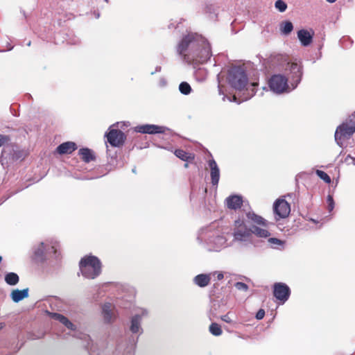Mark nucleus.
Wrapping results in <instances>:
<instances>
[{
	"label": "nucleus",
	"instance_id": "72a5a7b5",
	"mask_svg": "<svg viewBox=\"0 0 355 355\" xmlns=\"http://www.w3.org/2000/svg\"><path fill=\"white\" fill-rule=\"evenodd\" d=\"M10 141V137L7 135H0V147Z\"/></svg>",
	"mask_w": 355,
	"mask_h": 355
},
{
	"label": "nucleus",
	"instance_id": "a19ab883",
	"mask_svg": "<svg viewBox=\"0 0 355 355\" xmlns=\"http://www.w3.org/2000/svg\"><path fill=\"white\" fill-rule=\"evenodd\" d=\"M3 324L1 323H0V330L3 328Z\"/></svg>",
	"mask_w": 355,
	"mask_h": 355
},
{
	"label": "nucleus",
	"instance_id": "0eeeda50",
	"mask_svg": "<svg viewBox=\"0 0 355 355\" xmlns=\"http://www.w3.org/2000/svg\"><path fill=\"white\" fill-rule=\"evenodd\" d=\"M273 210L278 219L286 218L290 214L291 206L285 199L279 198L274 202Z\"/></svg>",
	"mask_w": 355,
	"mask_h": 355
},
{
	"label": "nucleus",
	"instance_id": "c03bdc74",
	"mask_svg": "<svg viewBox=\"0 0 355 355\" xmlns=\"http://www.w3.org/2000/svg\"><path fill=\"white\" fill-rule=\"evenodd\" d=\"M2 260V257L0 256V262Z\"/></svg>",
	"mask_w": 355,
	"mask_h": 355
},
{
	"label": "nucleus",
	"instance_id": "2f4dec72",
	"mask_svg": "<svg viewBox=\"0 0 355 355\" xmlns=\"http://www.w3.org/2000/svg\"><path fill=\"white\" fill-rule=\"evenodd\" d=\"M327 202L328 204V209L329 211H331L334 208V201L333 197L331 195L327 196Z\"/></svg>",
	"mask_w": 355,
	"mask_h": 355
},
{
	"label": "nucleus",
	"instance_id": "473e14b6",
	"mask_svg": "<svg viewBox=\"0 0 355 355\" xmlns=\"http://www.w3.org/2000/svg\"><path fill=\"white\" fill-rule=\"evenodd\" d=\"M235 287L238 290L244 291H247L248 289V286L246 284H245L243 282H236L235 284Z\"/></svg>",
	"mask_w": 355,
	"mask_h": 355
},
{
	"label": "nucleus",
	"instance_id": "9d476101",
	"mask_svg": "<svg viewBox=\"0 0 355 355\" xmlns=\"http://www.w3.org/2000/svg\"><path fill=\"white\" fill-rule=\"evenodd\" d=\"M165 129L166 128L164 126L151 124L137 125L135 128L136 132L143 134L164 133L165 132Z\"/></svg>",
	"mask_w": 355,
	"mask_h": 355
},
{
	"label": "nucleus",
	"instance_id": "b1692460",
	"mask_svg": "<svg viewBox=\"0 0 355 355\" xmlns=\"http://www.w3.org/2000/svg\"><path fill=\"white\" fill-rule=\"evenodd\" d=\"M19 280L18 275L15 272H8L5 276L6 282L10 286L16 285L19 282Z\"/></svg>",
	"mask_w": 355,
	"mask_h": 355
},
{
	"label": "nucleus",
	"instance_id": "f704fd0d",
	"mask_svg": "<svg viewBox=\"0 0 355 355\" xmlns=\"http://www.w3.org/2000/svg\"><path fill=\"white\" fill-rule=\"evenodd\" d=\"M268 243H270L271 245H282L283 244V242L277 238H270L268 239Z\"/></svg>",
	"mask_w": 355,
	"mask_h": 355
},
{
	"label": "nucleus",
	"instance_id": "a211bd4d",
	"mask_svg": "<svg viewBox=\"0 0 355 355\" xmlns=\"http://www.w3.org/2000/svg\"><path fill=\"white\" fill-rule=\"evenodd\" d=\"M194 283L200 287H205L208 286L211 281L209 275L200 274L194 277Z\"/></svg>",
	"mask_w": 355,
	"mask_h": 355
},
{
	"label": "nucleus",
	"instance_id": "39448f33",
	"mask_svg": "<svg viewBox=\"0 0 355 355\" xmlns=\"http://www.w3.org/2000/svg\"><path fill=\"white\" fill-rule=\"evenodd\" d=\"M268 85L270 89L277 94L288 92L290 91L287 78L281 74L273 75L270 78Z\"/></svg>",
	"mask_w": 355,
	"mask_h": 355
},
{
	"label": "nucleus",
	"instance_id": "4c0bfd02",
	"mask_svg": "<svg viewBox=\"0 0 355 355\" xmlns=\"http://www.w3.org/2000/svg\"><path fill=\"white\" fill-rule=\"evenodd\" d=\"M265 316V311L262 309H259L257 314H256V318L257 320H261Z\"/></svg>",
	"mask_w": 355,
	"mask_h": 355
},
{
	"label": "nucleus",
	"instance_id": "cd10ccee",
	"mask_svg": "<svg viewBox=\"0 0 355 355\" xmlns=\"http://www.w3.org/2000/svg\"><path fill=\"white\" fill-rule=\"evenodd\" d=\"M291 70L293 71L295 78H296V84H297L301 79L302 71L300 67L297 65V63H291Z\"/></svg>",
	"mask_w": 355,
	"mask_h": 355
},
{
	"label": "nucleus",
	"instance_id": "ea45409f",
	"mask_svg": "<svg viewBox=\"0 0 355 355\" xmlns=\"http://www.w3.org/2000/svg\"><path fill=\"white\" fill-rule=\"evenodd\" d=\"M326 1L329 3H334L336 0H326Z\"/></svg>",
	"mask_w": 355,
	"mask_h": 355
},
{
	"label": "nucleus",
	"instance_id": "f257e3e1",
	"mask_svg": "<svg viewBox=\"0 0 355 355\" xmlns=\"http://www.w3.org/2000/svg\"><path fill=\"white\" fill-rule=\"evenodd\" d=\"M178 53L189 64L206 62L211 56L210 44L202 35L189 33L184 36L177 47Z\"/></svg>",
	"mask_w": 355,
	"mask_h": 355
},
{
	"label": "nucleus",
	"instance_id": "9b49d317",
	"mask_svg": "<svg viewBox=\"0 0 355 355\" xmlns=\"http://www.w3.org/2000/svg\"><path fill=\"white\" fill-rule=\"evenodd\" d=\"M243 198L238 195H232L225 199V204L228 209L236 210L243 205Z\"/></svg>",
	"mask_w": 355,
	"mask_h": 355
},
{
	"label": "nucleus",
	"instance_id": "a878e982",
	"mask_svg": "<svg viewBox=\"0 0 355 355\" xmlns=\"http://www.w3.org/2000/svg\"><path fill=\"white\" fill-rule=\"evenodd\" d=\"M293 26L291 21H283L280 25V30L283 34L288 35L293 31Z\"/></svg>",
	"mask_w": 355,
	"mask_h": 355
},
{
	"label": "nucleus",
	"instance_id": "c85d7f7f",
	"mask_svg": "<svg viewBox=\"0 0 355 355\" xmlns=\"http://www.w3.org/2000/svg\"><path fill=\"white\" fill-rule=\"evenodd\" d=\"M179 89L182 94L187 95L190 94L191 87L187 82H182L180 84Z\"/></svg>",
	"mask_w": 355,
	"mask_h": 355
},
{
	"label": "nucleus",
	"instance_id": "20e7f679",
	"mask_svg": "<svg viewBox=\"0 0 355 355\" xmlns=\"http://www.w3.org/2000/svg\"><path fill=\"white\" fill-rule=\"evenodd\" d=\"M232 231L234 239L238 241H246L252 236L251 228L240 218L234 220Z\"/></svg>",
	"mask_w": 355,
	"mask_h": 355
},
{
	"label": "nucleus",
	"instance_id": "4468645a",
	"mask_svg": "<svg viewBox=\"0 0 355 355\" xmlns=\"http://www.w3.org/2000/svg\"><path fill=\"white\" fill-rule=\"evenodd\" d=\"M209 166L211 169V184L214 186H217L220 178V171L218 165L214 159H211L209 161Z\"/></svg>",
	"mask_w": 355,
	"mask_h": 355
},
{
	"label": "nucleus",
	"instance_id": "e433bc0d",
	"mask_svg": "<svg viewBox=\"0 0 355 355\" xmlns=\"http://www.w3.org/2000/svg\"><path fill=\"white\" fill-rule=\"evenodd\" d=\"M220 319L227 322V323H232V320L231 319L230 316V313H227V314L224 315H222L220 317Z\"/></svg>",
	"mask_w": 355,
	"mask_h": 355
},
{
	"label": "nucleus",
	"instance_id": "5701e85b",
	"mask_svg": "<svg viewBox=\"0 0 355 355\" xmlns=\"http://www.w3.org/2000/svg\"><path fill=\"white\" fill-rule=\"evenodd\" d=\"M252 234H254L259 238H268L270 236V232L266 230L259 227L257 226H252L251 228Z\"/></svg>",
	"mask_w": 355,
	"mask_h": 355
},
{
	"label": "nucleus",
	"instance_id": "58836bf2",
	"mask_svg": "<svg viewBox=\"0 0 355 355\" xmlns=\"http://www.w3.org/2000/svg\"><path fill=\"white\" fill-rule=\"evenodd\" d=\"M223 277H224V276H223V273H221V272L218 273V275H217V279H218V280H221V279H223Z\"/></svg>",
	"mask_w": 355,
	"mask_h": 355
},
{
	"label": "nucleus",
	"instance_id": "f8f14e48",
	"mask_svg": "<svg viewBox=\"0 0 355 355\" xmlns=\"http://www.w3.org/2000/svg\"><path fill=\"white\" fill-rule=\"evenodd\" d=\"M78 146L73 141H66L60 144L55 149L59 155L71 154L77 149Z\"/></svg>",
	"mask_w": 355,
	"mask_h": 355
},
{
	"label": "nucleus",
	"instance_id": "c756f323",
	"mask_svg": "<svg viewBox=\"0 0 355 355\" xmlns=\"http://www.w3.org/2000/svg\"><path fill=\"white\" fill-rule=\"evenodd\" d=\"M316 174L318 175V176L322 179V180H324L326 183H330L331 182V178L329 177V175L325 173L324 171H320V170H317L316 171Z\"/></svg>",
	"mask_w": 355,
	"mask_h": 355
},
{
	"label": "nucleus",
	"instance_id": "393cba45",
	"mask_svg": "<svg viewBox=\"0 0 355 355\" xmlns=\"http://www.w3.org/2000/svg\"><path fill=\"white\" fill-rule=\"evenodd\" d=\"M141 316L136 315L132 317L131 320L130 330L132 333H137L140 329Z\"/></svg>",
	"mask_w": 355,
	"mask_h": 355
},
{
	"label": "nucleus",
	"instance_id": "6e6552de",
	"mask_svg": "<svg viewBox=\"0 0 355 355\" xmlns=\"http://www.w3.org/2000/svg\"><path fill=\"white\" fill-rule=\"evenodd\" d=\"M107 141L113 147H120L123 145L126 139L125 135L119 129L110 130L105 134Z\"/></svg>",
	"mask_w": 355,
	"mask_h": 355
},
{
	"label": "nucleus",
	"instance_id": "7c9ffc66",
	"mask_svg": "<svg viewBox=\"0 0 355 355\" xmlns=\"http://www.w3.org/2000/svg\"><path fill=\"white\" fill-rule=\"evenodd\" d=\"M275 6L280 12H284L287 8L286 3L282 0H277L275 3Z\"/></svg>",
	"mask_w": 355,
	"mask_h": 355
},
{
	"label": "nucleus",
	"instance_id": "aec40b11",
	"mask_svg": "<svg viewBox=\"0 0 355 355\" xmlns=\"http://www.w3.org/2000/svg\"><path fill=\"white\" fill-rule=\"evenodd\" d=\"M113 306L110 303H105L102 308V313L103 315L104 320L106 322H110L113 316L112 313Z\"/></svg>",
	"mask_w": 355,
	"mask_h": 355
},
{
	"label": "nucleus",
	"instance_id": "1a4fd4ad",
	"mask_svg": "<svg viewBox=\"0 0 355 355\" xmlns=\"http://www.w3.org/2000/svg\"><path fill=\"white\" fill-rule=\"evenodd\" d=\"M273 295L277 300L284 304L290 297V288L284 283H275L273 286Z\"/></svg>",
	"mask_w": 355,
	"mask_h": 355
},
{
	"label": "nucleus",
	"instance_id": "c9c22d12",
	"mask_svg": "<svg viewBox=\"0 0 355 355\" xmlns=\"http://www.w3.org/2000/svg\"><path fill=\"white\" fill-rule=\"evenodd\" d=\"M345 162H346L348 164H354V165H355V157H352L351 155H348L345 158Z\"/></svg>",
	"mask_w": 355,
	"mask_h": 355
},
{
	"label": "nucleus",
	"instance_id": "37998d69",
	"mask_svg": "<svg viewBox=\"0 0 355 355\" xmlns=\"http://www.w3.org/2000/svg\"><path fill=\"white\" fill-rule=\"evenodd\" d=\"M253 85L254 86L257 85V83H253Z\"/></svg>",
	"mask_w": 355,
	"mask_h": 355
},
{
	"label": "nucleus",
	"instance_id": "dca6fc26",
	"mask_svg": "<svg viewBox=\"0 0 355 355\" xmlns=\"http://www.w3.org/2000/svg\"><path fill=\"white\" fill-rule=\"evenodd\" d=\"M78 155L80 156L81 159L86 163H89L96 159L93 151L87 148H80L78 150Z\"/></svg>",
	"mask_w": 355,
	"mask_h": 355
},
{
	"label": "nucleus",
	"instance_id": "ddd939ff",
	"mask_svg": "<svg viewBox=\"0 0 355 355\" xmlns=\"http://www.w3.org/2000/svg\"><path fill=\"white\" fill-rule=\"evenodd\" d=\"M70 1H64L61 5L62 10H58L57 13L60 17V19L71 20L75 18V15L71 10H67L70 6Z\"/></svg>",
	"mask_w": 355,
	"mask_h": 355
},
{
	"label": "nucleus",
	"instance_id": "4be33fe9",
	"mask_svg": "<svg viewBox=\"0 0 355 355\" xmlns=\"http://www.w3.org/2000/svg\"><path fill=\"white\" fill-rule=\"evenodd\" d=\"M174 154L180 159L186 162H191L194 159V155L191 153H187L184 150L177 149L175 150Z\"/></svg>",
	"mask_w": 355,
	"mask_h": 355
},
{
	"label": "nucleus",
	"instance_id": "6ab92c4d",
	"mask_svg": "<svg viewBox=\"0 0 355 355\" xmlns=\"http://www.w3.org/2000/svg\"><path fill=\"white\" fill-rule=\"evenodd\" d=\"M51 317L56 320H58L60 322H61L62 324H63L65 327H67L69 329H71V330H73L75 329V326L74 324L70 322L67 318H66L65 316H64L62 314H60V313H51Z\"/></svg>",
	"mask_w": 355,
	"mask_h": 355
},
{
	"label": "nucleus",
	"instance_id": "f3484780",
	"mask_svg": "<svg viewBox=\"0 0 355 355\" xmlns=\"http://www.w3.org/2000/svg\"><path fill=\"white\" fill-rule=\"evenodd\" d=\"M11 298L15 302H19L28 296V288L23 290H13L11 293Z\"/></svg>",
	"mask_w": 355,
	"mask_h": 355
},
{
	"label": "nucleus",
	"instance_id": "412c9836",
	"mask_svg": "<svg viewBox=\"0 0 355 355\" xmlns=\"http://www.w3.org/2000/svg\"><path fill=\"white\" fill-rule=\"evenodd\" d=\"M246 216L249 220H250L251 221H252L253 223H254L257 225H261L263 227L267 226L266 220L263 218H262L261 216H259L254 212H251V211L248 212L246 214Z\"/></svg>",
	"mask_w": 355,
	"mask_h": 355
},
{
	"label": "nucleus",
	"instance_id": "bb28decb",
	"mask_svg": "<svg viewBox=\"0 0 355 355\" xmlns=\"http://www.w3.org/2000/svg\"><path fill=\"white\" fill-rule=\"evenodd\" d=\"M209 330L211 334L216 336H220L223 333L220 326L216 322H213L210 324Z\"/></svg>",
	"mask_w": 355,
	"mask_h": 355
},
{
	"label": "nucleus",
	"instance_id": "f03ea898",
	"mask_svg": "<svg viewBox=\"0 0 355 355\" xmlns=\"http://www.w3.org/2000/svg\"><path fill=\"white\" fill-rule=\"evenodd\" d=\"M80 270L83 275L88 279H94L101 272V262L95 256H85L81 259Z\"/></svg>",
	"mask_w": 355,
	"mask_h": 355
},
{
	"label": "nucleus",
	"instance_id": "2eb2a0df",
	"mask_svg": "<svg viewBox=\"0 0 355 355\" xmlns=\"http://www.w3.org/2000/svg\"><path fill=\"white\" fill-rule=\"evenodd\" d=\"M313 34H311L308 31L302 29L297 32V37L301 42L302 44L304 46H309L313 40Z\"/></svg>",
	"mask_w": 355,
	"mask_h": 355
},
{
	"label": "nucleus",
	"instance_id": "423d86ee",
	"mask_svg": "<svg viewBox=\"0 0 355 355\" xmlns=\"http://www.w3.org/2000/svg\"><path fill=\"white\" fill-rule=\"evenodd\" d=\"M355 132V121L343 123L336 130L335 139L342 141L349 138Z\"/></svg>",
	"mask_w": 355,
	"mask_h": 355
},
{
	"label": "nucleus",
	"instance_id": "79ce46f5",
	"mask_svg": "<svg viewBox=\"0 0 355 355\" xmlns=\"http://www.w3.org/2000/svg\"><path fill=\"white\" fill-rule=\"evenodd\" d=\"M188 166H188V164H184V167H185V168H187Z\"/></svg>",
	"mask_w": 355,
	"mask_h": 355
},
{
	"label": "nucleus",
	"instance_id": "7ed1b4c3",
	"mask_svg": "<svg viewBox=\"0 0 355 355\" xmlns=\"http://www.w3.org/2000/svg\"><path fill=\"white\" fill-rule=\"evenodd\" d=\"M227 80L232 87L239 91L245 87L248 80L245 70L240 67H233L229 71Z\"/></svg>",
	"mask_w": 355,
	"mask_h": 355
}]
</instances>
